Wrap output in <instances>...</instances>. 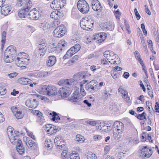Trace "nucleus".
Here are the masks:
<instances>
[{
  "mask_svg": "<svg viewBox=\"0 0 159 159\" xmlns=\"http://www.w3.org/2000/svg\"><path fill=\"white\" fill-rule=\"evenodd\" d=\"M70 159H80L78 152L75 151H73L70 154Z\"/></svg>",
  "mask_w": 159,
  "mask_h": 159,
  "instance_id": "ea45409f",
  "label": "nucleus"
},
{
  "mask_svg": "<svg viewBox=\"0 0 159 159\" xmlns=\"http://www.w3.org/2000/svg\"><path fill=\"white\" fill-rule=\"evenodd\" d=\"M58 47H54L52 45L50 46L52 52H55L59 53L67 46V43L63 39L60 40L58 43Z\"/></svg>",
  "mask_w": 159,
  "mask_h": 159,
  "instance_id": "1a4fd4ad",
  "label": "nucleus"
},
{
  "mask_svg": "<svg viewBox=\"0 0 159 159\" xmlns=\"http://www.w3.org/2000/svg\"><path fill=\"white\" fill-rule=\"evenodd\" d=\"M57 59L54 56H50L48 57V59L46 62L47 66L48 67H51L56 63Z\"/></svg>",
  "mask_w": 159,
  "mask_h": 159,
  "instance_id": "bb28decb",
  "label": "nucleus"
},
{
  "mask_svg": "<svg viewBox=\"0 0 159 159\" xmlns=\"http://www.w3.org/2000/svg\"><path fill=\"white\" fill-rule=\"evenodd\" d=\"M134 55L136 59H139L141 57L140 55L139 52L137 51H135L134 52Z\"/></svg>",
  "mask_w": 159,
  "mask_h": 159,
  "instance_id": "0e129e2a",
  "label": "nucleus"
},
{
  "mask_svg": "<svg viewBox=\"0 0 159 159\" xmlns=\"http://www.w3.org/2000/svg\"><path fill=\"white\" fill-rule=\"evenodd\" d=\"M103 27L104 30H111L114 28V24L112 22H107L104 23Z\"/></svg>",
  "mask_w": 159,
  "mask_h": 159,
  "instance_id": "c85d7f7f",
  "label": "nucleus"
},
{
  "mask_svg": "<svg viewBox=\"0 0 159 159\" xmlns=\"http://www.w3.org/2000/svg\"><path fill=\"white\" fill-rule=\"evenodd\" d=\"M134 12L135 13V14L136 16V17L137 18V20H139L140 19L141 17V16L137 10L136 8H135L134 9Z\"/></svg>",
  "mask_w": 159,
  "mask_h": 159,
  "instance_id": "13d9d810",
  "label": "nucleus"
},
{
  "mask_svg": "<svg viewBox=\"0 0 159 159\" xmlns=\"http://www.w3.org/2000/svg\"><path fill=\"white\" fill-rule=\"evenodd\" d=\"M85 86L86 90L91 92L98 89L97 81L95 80L90 81L89 83L86 84Z\"/></svg>",
  "mask_w": 159,
  "mask_h": 159,
  "instance_id": "f8f14e48",
  "label": "nucleus"
},
{
  "mask_svg": "<svg viewBox=\"0 0 159 159\" xmlns=\"http://www.w3.org/2000/svg\"><path fill=\"white\" fill-rule=\"evenodd\" d=\"M57 90L54 86L45 85L40 87V94L49 96H55Z\"/></svg>",
  "mask_w": 159,
  "mask_h": 159,
  "instance_id": "20e7f679",
  "label": "nucleus"
},
{
  "mask_svg": "<svg viewBox=\"0 0 159 159\" xmlns=\"http://www.w3.org/2000/svg\"><path fill=\"white\" fill-rule=\"evenodd\" d=\"M4 54L7 55V56L9 55L15 57L17 54L16 48L13 46H10L5 50Z\"/></svg>",
  "mask_w": 159,
  "mask_h": 159,
  "instance_id": "dca6fc26",
  "label": "nucleus"
},
{
  "mask_svg": "<svg viewBox=\"0 0 159 159\" xmlns=\"http://www.w3.org/2000/svg\"><path fill=\"white\" fill-rule=\"evenodd\" d=\"M7 134L11 143H14L15 140H16V139L20 133L18 131H14L13 132L12 128L10 127L7 128Z\"/></svg>",
  "mask_w": 159,
  "mask_h": 159,
  "instance_id": "0eeeda50",
  "label": "nucleus"
},
{
  "mask_svg": "<svg viewBox=\"0 0 159 159\" xmlns=\"http://www.w3.org/2000/svg\"><path fill=\"white\" fill-rule=\"evenodd\" d=\"M66 3L65 0H54L51 4V7L55 10H60L62 8Z\"/></svg>",
  "mask_w": 159,
  "mask_h": 159,
  "instance_id": "9b49d317",
  "label": "nucleus"
},
{
  "mask_svg": "<svg viewBox=\"0 0 159 159\" xmlns=\"http://www.w3.org/2000/svg\"><path fill=\"white\" fill-rule=\"evenodd\" d=\"M86 122L87 124H89L93 126H96L98 123V122L97 121L94 120L90 121L89 120H88Z\"/></svg>",
  "mask_w": 159,
  "mask_h": 159,
  "instance_id": "603ef678",
  "label": "nucleus"
},
{
  "mask_svg": "<svg viewBox=\"0 0 159 159\" xmlns=\"http://www.w3.org/2000/svg\"><path fill=\"white\" fill-rule=\"evenodd\" d=\"M40 43H41V47H44V46H43L45 45L46 47H47V43L44 39H41Z\"/></svg>",
  "mask_w": 159,
  "mask_h": 159,
  "instance_id": "e2e57ef3",
  "label": "nucleus"
},
{
  "mask_svg": "<svg viewBox=\"0 0 159 159\" xmlns=\"http://www.w3.org/2000/svg\"><path fill=\"white\" fill-rule=\"evenodd\" d=\"M36 8H34L33 10L28 12V16H29L28 17L31 20H36L39 19V16H36L38 12L36 10Z\"/></svg>",
  "mask_w": 159,
  "mask_h": 159,
  "instance_id": "b1692460",
  "label": "nucleus"
},
{
  "mask_svg": "<svg viewBox=\"0 0 159 159\" xmlns=\"http://www.w3.org/2000/svg\"><path fill=\"white\" fill-rule=\"evenodd\" d=\"M50 25L47 22L40 23V28H42L43 30L47 31L50 28Z\"/></svg>",
  "mask_w": 159,
  "mask_h": 159,
  "instance_id": "4c0bfd02",
  "label": "nucleus"
},
{
  "mask_svg": "<svg viewBox=\"0 0 159 159\" xmlns=\"http://www.w3.org/2000/svg\"><path fill=\"white\" fill-rule=\"evenodd\" d=\"M73 82V80L72 79L61 80L58 82V84L59 85H66L68 86L72 85Z\"/></svg>",
  "mask_w": 159,
  "mask_h": 159,
  "instance_id": "393cba45",
  "label": "nucleus"
},
{
  "mask_svg": "<svg viewBox=\"0 0 159 159\" xmlns=\"http://www.w3.org/2000/svg\"><path fill=\"white\" fill-rule=\"evenodd\" d=\"M104 56L108 60H113L116 58V59L114 61L113 64L115 63L118 64L120 62V58H119L118 56L111 51L108 50L105 51L104 53Z\"/></svg>",
  "mask_w": 159,
  "mask_h": 159,
  "instance_id": "6e6552de",
  "label": "nucleus"
},
{
  "mask_svg": "<svg viewBox=\"0 0 159 159\" xmlns=\"http://www.w3.org/2000/svg\"><path fill=\"white\" fill-rule=\"evenodd\" d=\"M40 99L43 102H48L49 101V99L45 96H40Z\"/></svg>",
  "mask_w": 159,
  "mask_h": 159,
  "instance_id": "bf43d9fd",
  "label": "nucleus"
},
{
  "mask_svg": "<svg viewBox=\"0 0 159 159\" xmlns=\"http://www.w3.org/2000/svg\"><path fill=\"white\" fill-rule=\"evenodd\" d=\"M77 78L79 80H81L84 79L86 78L87 76L85 75L84 73H79L77 75Z\"/></svg>",
  "mask_w": 159,
  "mask_h": 159,
  "instance_id": "09e8293b",
  "label": "nucleus"
},
{
  "mask_svg": "<svg viewBox=\"0 0 159 159\" xmlns=\"http://www.w3.org/2000/svg\"><path fill=\"white\" fill-rule=\"evenodd\" d=\"M101 63L103 65L109 64V62L106 59H102L101 61Z\"/></svg>",
  "mask_w": 159,
  "mask_h": 159,
  "instance_id": "69168bd1",
  "label": "nucleus"
},
{
  "mask_svg": "<svg viewBox=\"0 0 159 159\" xmlns=\"http://www.w3.org/2000/svg\"><path fill=\"white\" fill-rule=\"evenodd\" d=\"M43 128L46 132L50 134H53L59 131L57 127L49 124L45 125Z\"/></svg>",
  "mask_w": 159,
  "mask_h": 159,
  "instance_id": "ddd939ff",
  "label": "nucleus"
},
{
  "mask_svg": "<svg viewBox=\"0 0 159 159\" xmlns=\"http://www.w3.org/2000/svg\"><path fill=\"white\" fill-rule=\"evenodd\" d=\"M15 57L11 56L6 55L4 54L3 59L5 62L6 63H11L14 60Z\"/></svg>",
  "mask_w": 159,
  "mask_h": 159,
  "instance_id": "473e14b6",
  "label": "nucleus"
},
{
  "mask_svg": "<svg viewBox=\"0 0 159 159\" xmlns=\"http://www.w3.org/2000/svg\"><path fill=\"white\" fill-rule=\"evenodd\" d=\"M70 152L68 151V150H64L61 154V157L62 159H67L70 157Z\"/></svg>",
  "mask_w": 159,
  "mask_h": 159,
  "instance_id": "72a5a7b5",
  "label": "nucleus"
},
{
  "mask_svg": "<svg viewBox=\"0 0 159 159\" xmlns=\"http://www.w3.org/2000/svg\"><path fill=\"white\" fill-rule=\"evenodd\" d=\"M118 92L122 94L123 98L126 102L129 103L130 102V98L128 95V92L124 89L122 86H120L119 87Z\"/></svg>",
  "mask_w": 159,
  "mask_h": 159,
  "instance_id": "aec40b11",
  "label": "nucleus"
},
{
  "mask_svg": "<svg viewBox=\"0 0 159 159\" xmlns=\"http://www.w3.org/2000/svg\"><path fill=\"white\" fill-rule=\"evenodd\" d=\"M6 34V32L5 31H3L2 33L1 46L2 48L4 46L5 43Z\"/></svg>",
  "mask_w": 159,
  "mask_h": 159,
  "instance_id": "a18cd8bd",
  "label": "nucleus"
},
{
  "mask_svg": "<svg viewBox=\"0 0 159 159\" xmlns=\"http://www.w3.org/2000/svg\"><path fill=\"white\" fill-rule=\"evenodd\" d=\"M113 137L115 139H118L122 136L124 130V124L119 121L115 122L112 125Z\"/></svg>",
  "mask_w": 159,
  "mask_h": 159,
  "instance_id": "7ed1b4c3",
  "label": "nucleus"
},
{
  "mask_svg": "<svg viewBox=\"0 0 159 159\" xmlns=\"http://www.w3.org/2000/svg\"><path fill=\"white\" fill-rule=\"evenodd\" d=\"M52 118L51 119L53 121H55L56 122H59L60 120V118L58 114L55 112H53L50 113Z\"/></svg>",
  "mask_w": 159,
  "mask_h": 159,
  "instance_id": "2f4dec72",
  "label": "nucleus"
},
{
  "mask_svg": "<svg viewBox=\"0 0 159 159\" xmlns=\"http://www.w3.org/2000/svg\"><path fill=\"white\" fill-rule=\"evenodd\" d=\"M91 5L92 9L98 12H101L102 10V7L98 0H92L91 1Z\"/></svg>",
  "mask_w": 159,
  "mask_h": 159,
  "instance_id": "6ab92c4d",
  "label": "nucleus"
},
{
  "mask_svg": "<svg viewBox=\"0 0 159 159\" xmlns=\"http://www.w3.org/2000/svg\"><path fill=\"white\" fill-rule=\"evenodd\" d=\"M145 158H147L150 157L152 152V150H149V151L145 150Z\"/></svg>",
  "mask_w": 159,
  "mask_h": 159,
  "instance_id": "3c124183",
  "label": "nucleus"
},
{
  "mask_svg": "<svg viewBox=\"0 0 159 159\" xmlns=\"http://www.w3.org/2000/svg\"><path fill=\"white\" fill-rule=\"evenodd\" d=\"M59 92L60 95L62 98L68 97L70 94L69 88L66 86L60 88Z\"/></svg>",
  "mask_w": 159,
  "mask_h": 159,
  "instance_id": "a211bd4d",
  "label": "nucleus"
},
{
  "mask_svg": "<svg viewBox=\"0 0 159 159\" xmlns=\"http://www.w3.org/2000/svg\"><path fill=\"white\" fill-rule=\"evenodd\" d=\"M88 82V80H84L80 83V92L79 93L78 90H76L73 93L72 96L70 98V100L74 102H79L82 100V97L84 96L86 93L84 87V84Z\"/></svg>",
  "mask_w": 159,
  "mask_h": 159,
  "instance_id": "f257e3e1",
  "label": "nucleus"
},
{
  "mask_svg": "<svg viewBox=\"0 0 159 159\" xmlns=\"http://www.w3.org/2000/svg\"><path fill=\"white\" fill-rule=\"evenodd\" d=\"M26 144L29 148H32L35 149L38 147V145L35 142L31 140L29 138L26 137Z\"/></svg>",
  "mask_w": 159,
  "mask_h": 159,
  "instance_id": "a878e982",
  "label": "nucleus"
},
{
  "mask_svg": "<svg viewBox=\"0 0 159 159\" xmlns=\"http://www.w3.org/2000/svg\"><path fill=\"white\" fill-rule=\"evenodd\" d=\"M139 155L140 157L142 158H145V150H140L139 151Z\"/></svg>",
  "mask_w": 159,
  "mask_h": 159,
  "instance_id": "4d7b16f0",
  "label": "nucleus"
},
{
  "mask_svg": "<svg viewBox=\"0 0 159 159\" xmlns=\"http://www.w3.org/2000/svg\"><path fill=\"white\" fill-rule=\"evenodd\" d=\"M98 129L102 133L109 132L112 129V127L109 124H106L103 122H100L98 127Z\"/></svg>",
  "mask_w": 159,
  "mask_h": 159,
  "instance_id": "4468645a",
  "label": "nucleus"
},
{
  "mask_svg": "<svg viewBox=\"0 0 159 159\" xmlns=\"http://www.w3.org/2000/svg\"><path fill=\"white\" fill-rule=\"evenodd\" d=\"M80 46L79 44H76L70 49L72 52H74V54H75L80 50Z\"/></svg>",
  "mask_w": 159,
  "mask_h": 159,
  "instance_id": "a19ab883",
  "label": "nucleus"
},
{
  "mask_svg": "<svg viewBox=\"0 0 159 159\" xmlns=\"http://www.w3.org/2000/svg\"><path fill=\"white\" fill-rule=\"evenodd\" d=\"M61 13L58 11H55L52 12L50 15L51 18L55 19H58L60 17Z\"/></svg>",
  "mask_w": 159,
  "mask_h": 159,
  "instance_id": "c9c22d12",
  "label": "nucleus"
},
{
  "mask_svg": "<svg viewBox=\"0 0 159 159\" xmlns=\"http://www.w3.org/2000/svg\"><path fill=\"white\" fill-rule=\"evenodd\" d=\"M31 80L25 78H20L18 80V82L20 84L26 85L31 83Z\"/></svg>",
  "mask_w": 159,
  "mask_h": 159,
  "instance_id": "7c9ffc66",
  "label": "nucleus"
},
{
  "mask_svg": "<svg viewBox=\"0 0 159 159\" xmlns=\"http://www.w3.org/2000/svg\"><path fill=\"white\" fill-rule=\"evenodd\" d=\"M74 54V52H73L70 48L67 52L66 54L64 56L63 58L65 59L68 58Z\"/></svg>",
  "mask_w": 159,
  "mask_h": 159,
  "instance_id": "c03bdc74",
  "label": "nucleus"
},
{
  "mask_svg": "<svg viewBox=\"0 0 159 159\" xmlns=\"http://www.w3.org/2000/svg\"><path fill=\"white\" fill-rule=\"evenodd\" d=\"M21 6L23 7L18 11V16L21 18H25L28 16V12L32 6V2L29 0H20Z\"/></svg>",
  "mask_w": 159,
  "mask_h": 159,
  "instance_id": "f03ea898",
  "label": "nucleus"
},
{
  "mask_svg": "<svg viewBox=\"0 0 159 159\" xmlns=\"http://www.w3.org/2000/svg\"><path fill=\"white\" fill-rule=\"evenodd\" d=\"M111 95V94L108 93V91L105 90L104 91V93L103 94V98L106 99H107Z\"/></svg>",
  "mask_w": 159,
  "mask_h": 159,
  "instance_id": "864d4df0",
  "label": "nucleus"
},
{
  "mask_svg": "<svg viewBox=\"0 0 159 159\" xmlns=\"http://www.w3.org/2000/svg\"><path fill=\"white\" fill-rule=\"evenodd\" d=\"M52 72L51 71H43L40 73V78H42L41 80H46V78L49 75H51Z\"/></svg>",
  "mask_w": 159,
  "mask_h": 159,
  "instance_id": "f704fd0d",
  "label": "nucleus"
},
{
  "mask_svg": "<svg viewBox=\"0 0 159 159\" xmlns=\"http://www.w3.org/2000/svg\"><path fill=\"white\" fill-rule=\"evenodd\" d=\"M20 57L26 58L27 59H29L28 58V55L25 52H20L18 54V57Z\"/></svg>",
  "mask_w": 159,
  "mask_h": 159,
  "instance_id": "6e6d98bb",
  "label": "nucleus"
},
{
  "mask_svg": "<svg viewBox=\"0 0 159 159\" xmlns=\"http://www.w3.org/2000/svg\"><path fill=\"white\" fill-rule=\"evenodd\" d=\"M25 130H26L27 135L33 139L35 140V136L33 134V133L30 131L29 130L27 129V128H25Z\"/></svg>",
  "mask_w": 159,
  "mask_h": 159,
  "instance_id": "8fccbe9b",
  "label": "nucleus"
},
{
  "mask_svg": "<svg viewBox=\"0 0 159 159\" xmlns=\"http://www.w3.org/2000/svg\"><path fill=\"white\" fill-rule=\"evenodd\" d=\"M29 60V59H27L26 58L17 57L16 60V65L19 67H25L28 64Z\"/></svg>",
  "mask_w": 159,
  "mask_h": 159,
  "instance_id": "2eb2a0df",
  "label": "nucleus"
},
{
  "mask_svg": "<svg viewBox=\"0 0 159 159\" xmlns=\"http://www.w3.org/2000/svg\"><path fill=\"white\" fill-rule=\"evenodd\" d=\"M102 138V136L100 135L94 134L93 137V140L96 141H99Z\"/></svg>",
  "mask_w": 159,
  "mask_h": 159,
  "instance_id": "de8ad7c7",
  "label": "nucleus"
},
{
  "mask_svg": "<svg viewBox=\"0 0 159 159\" xmlns=\"http://www.w3.org/2000/svg\"><path fill=\"white\" fill-rule=\"evenodd\" d=\"M15 143H13L14 144L17 143L16 145V149H22V144L21 141L20 139H17V140H15Z\"/></svg>",
  "mask_w": 159,
  "mask_h": 159,
  "instance_id": "37998d69",
  "label": "nucleus"
},
{
  "mask_svg": "<svg viewBox=\"0 0 159 159\" xmlns=\"http://www.w3.org/2000/svg\"><path fill=\"white\" fill-rule=\"evenodd\" d=\"M17 73L16 72L8 74V76L10 78H12L16 76L17 75Z\"/></svg>",
  "mask_w": 159,
  "mask_h": 159,
  "instance_id": "338daca9",
  "label": "nucleus"
},
{
  "mask_svg": "<svg viewBox=\"0 0 159 159\" xmlns=\"http://www.w3.org/2000/svg\"><path fill=\"white\" fill-rule=\"evenodd\" d=\"M44 145L46 148L50 149L52 148L53 145L50 139H46Z\"/></svg>",
  "mask_w": 159,
  "mask_h": 159,
  "instance_id": "79ce46f5",
  "label": "nucleus"
},
{
  "mask_svg": "<svg viewBox=\"0 0 159 159\" xmlns=\"http://www.w3.org/2000/svg\"><path fill=\"white\" fill-rule=\"evenodd\" d=\"M155 107L156 112H159V103L157 102L156 103Z\"/></svg>",
  "mask_w": 159,
  "mask_h": 159,
  "instance_id": "774afa93",
  "label": "nucleus"
},
{
  "mask_svg": "<svg viewBox=\"0 0 159 159\" xmlns=\"http://www.w3.org/2000/svg\"><path fill=\"white\" fill-rule=\"evenodd\" d=\"M106 37V34L104 33H100L96 34L94 36V39L99 43L104 41Z\"/></svg>",
  "mask_w": 159,
  "mask_h": 159,
  "instance_id": "4be33fe9",
  "label": "nucleus"
},
{
  "mask_svg": "<svg viewBox=\"0 0 159 159\" xmlns=\"http://www.w3.org/2000/svg\"><path fill=\"white\" fill-rule=\"evenodd\" d=\"M86 139L84 137L80 134H78L76 136L75 141L77 143H84Z\"/></svg>",
  "mask_w": 159,
  "mask_h": 159,
  "instance_id": "c756f323",
  "label": "nucleus"
},
{
  "mask_svg": "<svg viewBox=\"0 0 159 159\" xmlns=\"http://www.w3.org/2000/svg\"><path fill=\"white\" fill-rule=\"evenodd\" d=\"M25 104L27 107L32 108H35L37 106L36 100L34 99L33 100L28 99L26 102Z\"/></svg>",
  "mask_w": 159,
  "mask_h": 159,
  "instance_id": "5701e85b",
  "label": "nucleus"
},
{
  "mask_svg": "<svg viewBox=\"0 0 159 159\" xmlns=\"http://www.w3.org/2000/svg\"><path fill=\"white\" fill-rule=\"evenodd\" d=\"M66 32L65 26L61 25L55 29L53 32V34L55 37L59 38L63 36Z\"/></svg>",
  "mask_w": 159,
  "mask_h": 159,
  "instance_id": "9d476101",
  "label": "nucleus"
},
{
  "mask_svg": "<svg viewBox=\"0 0 159 159\" xmlns=\"http://www.w3.org/2000/svg\"><path fill=\"white\" fill-rule=\"evenodd\" d=\"M145 136L147 138H145V139H147L149 141V142L150 143H153V140L152 138L151 137V135L149 134H148L147 135H145Z\"/></svg>",
  "mask_w": 159,
  "mask_h": 159,
  "instance_id": "680f3d73",
  "label": "nucleus"
},
{
  "mask_svg": "<svg viewBox=\"0 0 159 159\" xmlns=\"http://www.w3.org/2000/svg\"><path fill=\"white\" fill-rule=\"evenodd\" d=\"M85 156L87 159H97V157L95 154L90 152H86Z\"/></svg>",
  "mask_w": 159,
  "mask_h": 159,
  "instance_id": "e433bc0d",
  "label": "nucleus"
},
{
  "mask_svg": "<svg viewBox=\"0 0 159 159\" xmlns=\"http://www.w3.org/2000/svg\"><path fill=\"white\" fill-rule=\"evenodd\" d=\"M93 21L85 17L82 19L80 20V24L82 29L85 30H89L92 29L93 28Z\"/></svg>",
  "mask_w": 159,
  "mask_h": 159,
  "instance_id": "39448f33",
  "label": "nucleus"
},
{
  "mask_svg": "<svg viewBox=\"0 0 159 159\" xmlns=\"http://www.w3.org/2000/svg\"><path fill=\"white\" fill-rule=\"evenodd\" d=\"M77 6L78 10L83 14L88 13L89 10V5L85 0H79L78 2Z\"/></svg>",
  "mask_w": 159,
  "mask_h": 159,
  "instance_id": "423d86ee",
  "label": "nucleus"
},
{
  "mask_svg": "<svg viewBox=\"0 0 159 159\" xmlns=\"http://www.w3.org/2000/svg\"><path fill=\"white\" fill-rule=\"evenodd\" d=\"M60 24V21L58 19H57L53 21L52 26H56Z\"/></svg>",
  "mask_w": 159,
  "mask_h": 159,
  "instance_id": "052dcab7",
  "label": "nucleus"
},
{
  "mask_svg": "<svg viewBox=\"0 0 159 159\" xmlns=\"http://www.w3.org/2000/svg\"><path fill=\"white\" fill-rule=\"evenodd\" d=\"M11 111L17 119H21L24 116L22 113V111L20 109H18L16 107L13 106L11 107Z\"/></svg>",
  "mask_w": 159,
  "mask_h": 159,
  "instance_id": "f3484780",
  "label": "nucleus"
},
{
  "mask_svg": "<svg viewBox=\"0 0 159 159\" xmlns=\"http://www.w3.org/2000/svg\"><path fill=\"white\" fill-rule=\"evenodd\" d=\"M54 142L56 145L59 147V148H63L65 146V141L63 140L62 139V137L60 135H57L54 139Z\"/></svg>",
  "mask_w": 159,
  "mask_h": 159,
  "instance_id": "412c9836",
  "label": "nucleus"
},
{
  "mask_svg": "<svg viewBox=\"0 0 159 159\" xmlns=\"http://www.w3.org/2000/svg\"><path fill=\"white\" fill-rule=\"evenodd\" d=\"M44 46V47H41V43H40V56H44L46 52L47 47H46L45 45Z\"/></svg>",
  "mask_w": 159,
  "mask_h": 159,
  "instance_id": "49530a36",
  "label": "nucleus"
},
{
  "mask_svg": "<svg viewBox=\"0 0 159 159\" xmlns=\"http://www.w3.org/2000/svg\"><path fill=\"white\" fill-rule=\"evenodd\" d=\"M80 57L78 55H75L70 60H69L67 64L69 65H72L74 62L79 60Z\"/></svg>",
  "mask_w": 159,
  "mask_h": 159,
  "instance_id": "58836bf2",
  "label": "nucleus"
},
{
  "mask_svg": "<svg viewBox=\"0 0 159 159\" xmlns=\"http://www.w3.org/2000/svg\"><path fill=\"white\" fill-rule=\"evenodd\" d=\"M10 11V8L7 5L2 6L1 8V13L5 16L7 15Z\"/></svg>",
  "mask_w": 159,
  "mask_h": 159,
  "instance_id": "cd10ccee",
  "label": "nucleus"
},
{
  "mask_svg": "<svg viewBox=\"0 0 159 159\" xmlns=\"http://www.w3.org/2000/svg\"><path fill=\"white\" fill-rule=\"evenodd\" d=\"M146 113L143 112L141 114H139L137 116V118L140 120H143L146 119L145 115Z\"/></svg>",
  "mask_w": 159,
  "mask_h": 159,
  "instance_id": "5fc2aeb1",
  "label": "nucleus"
}]
</instances>
